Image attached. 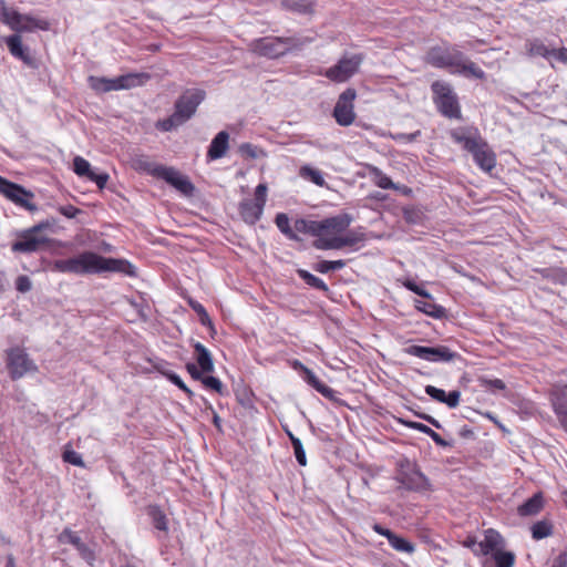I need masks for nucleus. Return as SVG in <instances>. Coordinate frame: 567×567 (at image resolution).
Segmentation results:
<instances>
[{
    "label": "nucleus",
    "instance_id": "nucleus-1",
    "mask_svg": "<svg viewBox=\"0 0 567 567\" xmlns=\"http://www.w3.org/2000/svg\"><path fill=\"white\" fill-rule=\"evenodd\" d=\"M0 22L16 32V34L4 39L10 54L21 60L25 65L37 69V60L31 55L29 48L23 45L22 38L18 33L34 30L48 31L50 22L47 19L22 14L13 8H9L4 0H0Z\"/></svg>",
    "mask_w": 567,
    "mask_h": 567
},
{
    "label": "nucleus",
    "instance_id": "nucleus-2",
    "mask_svg": "<svg viewBox=\"0 0 567 567\" xmlns=\"http://www.w3.org/2000/svg\"><path fill=\"white\" fill-rule=\"evenodd\" d=\"M52 269L63 274H102L106 271L135 275V267L125 259L106 258L93 251H83L69 259L55 260Z\"/></svg>",
    "mask_w": 567,
    "mask_h": 567
},
{
    "label": "nucleus",
    "instance_id": "nucleus-3",
    "mask_svg": "<svg viewBox=\"0 0 567 567\" xmlns=\"http://www.w3.org/2000/svg\"><path fill=\"white\" fill-rule=\"evenodd\" d=\"M451 137L472 154L481 169L484 172H492L496 166V155L476 128L461 127L453 130Z\"/></svg>",
    "mask_w": 567,
    "mask_h": 567
},
{
    "label": "nucleus",
    "instance_id": "nucleus-4",
    "mask_svg": "<svg viewBox=\"0 0 567 567\" xmlns=\"http://www.w3.org/2000/svg\"><path fill=\"white\" fill-rule=\"evenodd\" d=\"M204 97L205 92L199 89L186 90L175 102L174 113L164 120H158L155 124L156 128L169 132L183 125L195 114Z\"/></svg>",
    "mask_w": 567,
    "mask_h": 567
},
{
    "label": "nucleus",
    "instance_id": "nucleus-5",
    "mask_svg": "<svg viewBox=\"0 0 567 567\" xmlns=\"http://www.w3.org/2000/svg\"><path fill=\"white\" fill-rule=\"evenodd\" d=\"M301 45L302 42L292 37H265L250 41L248 50L259 56L277 59L293 49L301 48Z\"/></svg>",
    "mask_w": 567,
    "mask_h": 567
},
{
    "label": "nucleus",
    "instance_id": "nucleus-6",
    "mask_svg": "<svg viewBox=\"0 0 567 567\" xmlns=\"http://www.w3.org/2000/svg\"><path fill=\"white\" fill-rule=\"evenodd\" d=\"M151 80V75L145 72L127 73L114 79L104 76H90L89 84L97 93L111 91L130 90L142 86Z\"/></svg>",
    "mask_w": 567,
    "mask_h": 567
},
{
    "label": "nucleus",
    "instance_id": "nucleus-7",
    "mask_svg": "<svg viewBox=\"0 0 567 567\" xmlns=\"http://www.w3.org/2000/svg\"><path fill=\"white\" fill-rule=\"evenodd\" d=\"M48 223L37 224L17 234V239L11 244L12 252L32 254L49 246L51 239L42 234L48 228Z\"/></svg>",
    "mask_w": 567,
    "mask_h": 567
},
{
    "label": "nucleus",
    "instance_id": "nucleus-8",
    "mask_svg": "<svg viewBox=\"0 0 567 567\" xmlns=\"http://www.w3.org/2000/svg\"><path fill=\"white\" fill-rule=\"evenodd\" d=\"M6 367L12 381L23 378L27 373L37 372L38 367L23 347L14 346L4 351Z\"/></svg>",
    "mask_w": 567,
    "mask_h": 567
},
{
    "label": "nucleus",
    "instance_id": "nucleus-9",
    "mask_svg": "<svg viewBox=\"0 0 567 567\" xmlns=\"http://www.w3.org/2000/svg\"><path fill=\"white\" fill-rule=\"evenodd\" d=\"M432 91L434 94V102L439 111L446 117L457 118L461 115L457 97L454 94L450 84L435 81L432 83Z\"/></svg>",
    "mask_w": 567,
    "mask_h": 567
},
{
    "label": "nucleus",
    "instance_id": "nucleus-10",
    "mask_svg": "<svg viewBox=\"0 0 567 567\" xmlns=\"http://www.w3.org/2000/svg\"><path fill=\"white\" fill-rule=\"evenodd\" d=\"M0 194L12 202L16 206L30 213L38 210V206L33 203L34 194L31 190H28L23 186L10 182L2 176H0Z\"/></svg>",
    "mask_w": 567,
    "mask_h": 567
},
{
    "label": "nucleus",
    "instance_id": "nucleus-11",
    "mask_svg": "<svg viewBox=\"0 0 567 567\" xmlns=\"http://www.w3.org/2000/svg\"><path fill=\"white\" fill-rule=\"evenodd\" d=\"M267 189L266 184H259L255 189V198L240 203L239 214L245 223L255 225L261 218L267 202Z\"/></svg>",
    "mask_w": 567,
    "mask_h": 567
},
{
    "label": "nucleus",
    "instance_id": "nucleus-12",
    "mask_svg": "<svg viewBox=\"0 0 567 567\" xmlns=\"http://www.w3.org/2000/svg\"><path fill=\"white\" fill-rule=\"evenodd\" d=\"M362 61V54L344 55L336 65L326 70L324 76L332 82H346L358 72Z\"/></svg>",
    "mask_w": 567,
    "mask_h": 567
},
{
    "label": "nucleus",
    "instance_id": "nucleus-13",
    "mask_svg": "<svg viewBox=\"0 0 567 567\" xmlns=\"http://www.w3.org/2000/svg\"><path fill=\"white\" fill-rule=\"evenodd\" d=\"M395 480L400 483L402 488L409 491H424L429 486L427 478L420 472V470L409 461L400 464Z\"/></svg>",
    "mask_w": 567,
    "mask_h": 567
},
{
    "label": "nucleus",
    "instance_id": "nucleus-14",
    "mask_svg": "<svg viewBox=\"0 0 567 567\" xmlns=\"http://www.w3.org/2000/svg\"><path fill=\"white\" fill-rule=\"evenodd\" d=\"M365 240V234L360 230H350L344 235L339 234L332 238H320L313 241L317 249H342L343 247H353Z\"/></svg>",
    "mask_w": 567,
    "mask_h": 567
},
{
    "label": "nucleus",
    "instance_id": "nucleus-15",
    "mask_svg": "<svg viewBox=\"0 0 567 567\" xmlns=\"http://www.w3.org/2000/svg\"><path fill=\"white\" fill-rule=\"evenodd\" d=\"M355 96V90L350 87L340 94L333 110V116L339 125L348 126L353 123L355 117L353 101Z\"/></svg>",
    "mask_w": 567,
    "mask_h": 567
},
{
    "label": "nucleus",
    "instance_id": "nucleus-16",
    "mask_svg": "<svg viewBox=\"0 0 567 567\" xmlns=\"http://www.w3.org/2000/svg\"><path fill=\"white\" fill-rule=\"evenodd\" d=\"M352 223V217L348 214L338 215L326 218L323 220H317L316 239L320 238H332L342 234Z\"/></svg>",
    "mask_w": 567,
    "mask_h": 567
},
{
    "label": "nucleus",
    "instance_id": "nucleus-17",
    "mask_svg": "<svg viewBox=\"0 0 567 567\" xmlns=\"http://www.w3.org/2000/svg\"><path fill=\"white\" fill-rule=\"evenodd\" d=\"M406 353L431 362H449L455 359L456 353L452 352L447 347H423L411 346L406 349Z\"/></svg>",
    "mask_w": 567,
    "mask_h": 567
},
{
    "label": "nucleus",
    "instance_id": "nucleus-18",
    "mask_svg": "<svg viewBox=\"0 0 567 567\" xmlns=\"http://www.w3.org/2000/svg\"><path fill=\"white\" fill-rule=\"evenodd\" d=\"M157 179H163L181 194L190 196L194 192V185L187 176L182 174L178 169L172 166L163 165Z\"/></svg>",
    "mask_w": 567,
    "mask_h": 567
},
{
    "label": "nucleus",
    "instance_id": "nucleus-19",
    "mask_svg": "<svg viewBox=\"0 0 567 567\" xmlns=\"http://www.w3.org/2000/svg\"><path fill=\"white\" fill-rule=\"evenodd\" d=\"M59 542L73 545L81 558L84 559L90 566H94L96 560L95 551L81 539L78 533L70 528H64L59 536Z\"/></svg>",
    "mask_w": 567,
    "mask_h": 567
},
{
    "label": "nucleus",
    "instance_id": "nucleus-20",
    "mask_svg": "<svg viewBox=\"0 0 567 567\" xmlns=\"http://www.w3.org/2000/svg\"><path fill=\"white\" fill-rule=\"evenodd\" d=\"M426 61L436 68H455L460 62V51L433 48L426 55Z\"/></svg>",
    "mask_w": 567,
    "mask_h": 567
},
{
    "label": "nucleus",
    "instance_id": "nucleus-21",
    "mask_svg": "<svg viewBox=\"0 0 567 567\" xmlns=\"http://www.w3.org/2000/svg\"><path fill=\"white\" fill-rule=\"evenodd\" d=\"M551 404L554 411L564 427L567 432V385L566 384H556L551 390Z\"/></svg>",
    "mask_w": 567,
    "mask_h": 567
},
{
    "label": "nucleus",
    "instance_id": "nucleus-22",
    "mask_svg": "<svg viewBox=\"0 0 567 567\" xmlns=\"http://www.w3.org/2000/svg\"><path fill=\"white\" fill-rule=\"evenodd\" d=\"M73 171L78 176L86 177L89 181L94 182L99 188H104L109 181L106 173L96 174L92 171L90 163L81 156L74 157Z\"/></svg>",
    "mask_w": 567,
    "mask_h": 567
},
{
    "label": "nucleus",
    "instance_id": "nucleus-23",
    "mask_svg": "<svg viewBox=\"0 0 567 567\" xmlns=\"http://www.w3.org/2000/svg\"><path fill=\"white\" fill-rule=\"evenodd\" d=\"M372 528L379 535L386 537L390 545L392 546V548L395 549L396 551L406 553V554L414 553L415 547L408 539L400 537L399 535L394 534L392 530H390L388 528H384L380 524H374Z\"/></svg>",
    "mask_w": 567,
    "mask_h": 567
},
{
    "label": "nucleus",
    "instance_id": "nucleus-24",
    "mask_svg": "<svg viewBox=\"0 0 567 567\" xmlns=\"http://www.w3.org/2000/svg\"><path fill=\"white\" fill-rule=\"evenodd\" d=\"M504 548V538L495 529H486L484 532V539L480 542L477 551L481 555H494L498 550Z\"/></svg>",
    "mask_w": 567,
    "mask_h": 567
},
{
    "label": "nucleus",
    "instance_id": "nucleus-25",
    "mask_svg": "<svg viewBox=\"0 0 567 567\" xmlns=\"http://www.w3.org/2000/svg\"><path fill=\"white\" fill-rule=\"evenodd\" d=\"M425 393L433 400L445 403L449 408L454 409L460 404L461 392L457 390L451 391L449 394L444 390L433 385L425 386Z\"/></svg>",
    "mask_w": 567,
    "mask_h": 567
},
{
    "label": "nucleus",
    "instance_id": "nucleus-26",
    "mask_svg": "<svg viewBox=\"0 0 567 567\" xmlns=\"http://www.w3.org/2000/svg\"><path fill=\"white\" fill-rule=\"evenodd\" d=\"M131 166L138 173H145L157 178L163 165L152 162L147 155H135L131 161Z\"/></svg>",
    "mask_w": 567,
    "mask_h": 567
},
{
    "label": "nucleus",
    "instance_id": "nucleus-27",
    "mask_svg": "<svg viewBox=\"0 0 567 567\" xmlns=\"http://www.w3.org/2000/svg\"><path fill=\"white\" fill-rule=\"evenodd\" d=\"M454 72L481 80L485 78L484 71L481 68H478L474 62L468 60L461 51L460 62L458 64H455Z\"/></svg>",
    "mask_w": 567,
    "mask_h": 567
},
{
    "label": "nucleus",
    "instance_id": "nucleus-28",
    "mask_svg": "<svg viewBox=\"0 0 567 567\" xmlns=\"http://www.w3.org/2000/svg\"><path fill=\"white\" fill-rule=\"evenodd\" d=\"M193 357L198 363V367L202 369V371H212L213 361L208 349L204 347L200 342H195L193 344Z\"/></svg>",
    "mask_w": 567,
    "mask_h": 567
},
{
    "label": "nucleus",
    "instance_id": "nucleus-29",
    "mask_svg": "<svg viewBox=\"0 0 567 567\" xmlns=\"http://www.w3.org/2000/svg\"><path fill=\"white\" fill-rule=\"evenodd\" d=\"M544 506L543 496L540 493L533 495L524 504L518 507L520 516H532L538 514Z\"/></svg>",
    "mask_w": 567,
    "mask_h": 567
},
{
    "label": "nucleus",
    "instance_id": "nucleus-30",
    "mask_svg": "<svg viewBox=\"0 0 567 567\" xmlns=\"http://www.w3.org/2000/svg\"><path fill=\"white\" fill-rule=\"evenodd\" d=\"M146 512L156 529L165 533L168 532V519L159 506L150 505Z\"/></svg>",
    "mask_w": 567,
    "mask_h": 567
},
{
    "label": "nucleus",
    "instance_id": "nucleus-31",
    "mask_svg": "<svg viewBox=\"0 0 567 567\" xmlns=\"http://www.w3.org/2000/svg\"><path fill=\"white\" fill-rule=\"evenodd\" d=\"M403 424L410 429L420 431L425 435H429L437 445L440 446H449V442H446L440 434L433 431L431 427L423 423L414 422V421H403Z\"/></svg>",
    "mask_w": 567,
    "mask_h": 567
},
{
    "label": "nucleus",
    "instance_id": "nucleus-32",
    "mask_svg": "<svg viewBox=\"0 0 567 567\" xmlns=\"http://www.w3.org/2000/svg\"><path fill=\"white\" fill-rule=\"evenodd\" d=\"M281 4L285 9L299 13L307 14L312 12V0H282Z\"/></svg>",
    "mask_w": 567,
    "mask_h": 567
},
{
    "label": "nucleus",
    "instance_id": "nucleus-33",
    "mask_svg": "<svg viewBox=\"0 0 567 567\" xmlns=\"http://www.w3.org/2000/svg\"><path fill=\"white\" fill-rule=\"evenodd\" d=\"M305 370V374H306V381L311 385L313 386L319 393H321L323 396L326 398H332L333 396V393L334 391L329 388L328 385H326L324 383H322L316 375L315 373L307 369V368H303Z\"/></svg>",
    "mask_w": 567,
    "mask_h": 567
},
{
    "label": "nucleus",
    "instance_id": "nucleus-34",
    "mask_svg": "<svg viewBox=\"0 0 567 567\" xmlns=\"http://www.w3.org/2000/svg\"><path fill=\"white\" fill-rule=\"evenodd\" d=\"M532 536L535 540L549 537L553 534V524L548 519H542L530 527Z\"/></svg>",
    "mask_w": 567,
    "mask_h": 567
},
{
    "label": "nucleus",
    "instance_id": "nucleus-35",
    "mask_svg": "<svg viewBox=\"0 0 567 567\" xmlns=\"http://www.w3.org/2000/svg\"><path fill=\"white\" fill-rule=\"evenodd\" d=\"M415 308L427 316L440 319L444 316L445 310L443 307L435 305L431 301L416 300Z\"/></svg>",
    "mask_w": 567,
    "mask_h": 567
},
{
    "label": "nucleus",
    "instance_id": "nucleus-36",
    "mask_svg": "<svg viewBox=\"0 0 567 567\" xmlns=\"http://www.w3.org/2000/svg\"><path fill=\"white\" fill-rule=\"evenodd\" d=\"M276 226L279 228V230L287 236L291 240H299L298 235L290 226V220L287 214L279 213L276 215L275 218Z\"/></svg>",
    "mask_w": 567,
    "mask_h": 567
},
{
    "label": "nucleus",
    "instance_id": "nucleus-37",
    "mask_svg": "<svg viewBox=\"0 0 567 567\" xmlns=\"http://www.w3.org/2000/svg\"><path fill=\"white\" fill-rule=\"evenodd\" d=\"M229 134L226 131H221L215 136V159L226 155Z\"/></svg>",
    "mask_w": 567,
    "mask_h": 567
},
{
    "label": "nucleus",
    "instance_id": "nucleus-38",
    "mask_svg": "<svg viewBox=\"0 0 567 567\" xmlns=\"http://www.w3.org/2000/svg\"><path fill=\"white\" fill-rule=\"evenodd\" d=\"M298 275L310 287L316 288L318 290H322V291L329 290L328 286L323 282L322 279H320L319 277H316L315 275L310 274L309 271L299 269Z\"/></svg>",
    "mask_w": 567,
    "mask_h": 567
},
{
    "label": "nucleus",
    "instance_id": "nucleus-39",
    "mask_svg": "<svg viewBox=\"0 0 567 567\" xmlns=\"http://www.w3.org/2000/svg\"><path fill=\"white\" fill-rule=\"evenodd\" d=\"M317 220H308L303 218L296 219L293 223V231L301 234H310L316 237Z\"/></svg>",
    "mask_w": 567,
    "mask_h": 567
},
{
    "label": "nucleus",
    "instance_id": "nucleus-40",
    "mask_svg": "<svg viewBox=\"0 0 567 567\" xmlns=\"http://www.w3.org/2000/svg\"><path fill=\"white\" fill-rule=\"evenodd\" d=\"M300 176L310 179L313 184L318 186L324 185V179L321 172L310 166H302L300 168Z\"/></svg>",
    "mask_w": 567,
    "mask_h": 567
},
{
    "label": "nucleus",
    "instance_id": "nucleus-41",
    "mask_svg": "<svg viewBox=\"0 0 567 567\" xmlns=\"http://www.w3.org/2000/svg\"><path fill=\"white\" fill-rule=\"evenodd\" d=\"M372 174L374 176V184L378 187L383 189H398V186L391 181V178L383 174L379 168L373 167Z\"/></svg>",
    "mask_w": 567,
    "mask_h": 567
},
{
    "label": "nucleus",
    "instance_id": "nucleus-42",
    "mask_svg": "<svg viewBox=\"0 0 567 567\" xmlns=\"http://www.w3.org/2000/svg\"><path fill=\"white\" fill-rule=\"evenodd\" d=\"M344 266H346V261L341 260V259L332 260V261L322 260V261L317 262L313 266V269L318 272L326 274V272H329L332 270H340Z\"/></svg>",
    "mask_w": 567,
    "mask_h": 567
},
{
    "label": "nucleus",
    "instance_id": "nucleus-43",
    "mask_svg": "<svg viewBox=\"0 0 567 567\" xmlns=\"http://www.w3.org/2000/svg\"><path fill=\"white\" fill-rule=\"evenodd\" d=\"M496 567H513L515 561V555L512 551L498 550L492 555Z\"/></svg>",
    "mask_w": 567,
    "mask_h": 567
},
{
    "label": "nucleus",
    "instance_id": "nucleus-44",
    "mask_svg": "<svg viewBox=\"0 0 567 567\" xmlns=\"http://www.w3.org/2000/svg\"><path fill=\"white\" fill-rule=\"evenodd\" d=\"M62 460L65 463L72 464L74 466L84 467L85 464L81 454L70 449V444H68L62 453Z\"/></svg>",
    "mask_w": 567,
    "mask_h": 567
},
{
    "label": "nucleus",
    "instance_id": "nucleus-45",
    "mask_svg": "<svg viewBox=\"0 0 567 567\" xmlns=\"http://www.w3.org/2000/svg\"><path fill=\"white\" fill-rule=\"evenodd\" d=\"M238 152L246 158H258L259 156L264 155L262 150L259 147L250 144V143H244L238 147Z\"/></svg>",
    "mask_w": 567,
    "mask_h": 567
},
{
    "label": "nucleus",
    "instance_id": "nucleus-46",
    "mask_svg": "<svg viewBox=\"0 0 567 567\" xmlns=\"http://www.w3.org/2000/svg\"><path fill=\"white\" fill-rule=\"evenodd\" d=\"M164 375L176 386H178L186 395L190 399L193 396V391L185 384V382L181 379L178 374L175 372H165Z\"/></svg>",
    "mask_w": 567,
    "mask_h": 567
},
{
    "label": "nucleus",
    "instance_id": "nucleus-47",
    "mask_svg": "<svg viewBox=\"0 0 567 567\" xmlns=\"http://www.w3.org/2000/svg\"><path fill=\"white\" fill-rule=\"evenodd\" d=\"M529 53L532 55H539V56H548L549 54L555 53V50H548V48L539 41H534L529 43Z\"/></svg>",
    "mask_w": 567,
    "mask_h": 567
},
{
    "label": "nucleus",
    "instance_id": "nucleus-48",
    "mask_svg": "<svg viewBox=\"0 0 567 567\" xmlns=\"http://www.w3.org/2000/svg\"><path fill=\"white\" fill-rule=\"evenodd\" d=\"M14 285H16V289L22 293L30 291L32 288L31 280L25 275L18 276Z\"/></svg>",
    "mask_w": 567,
    "mask_h": 567
},
{
    "label": "nucleus",
    "instance_id": "nucleus-49",
    "mask_svg": "<svg viewBox=\"0 0 567 567\" xmlns=\"http://www.w3.org/2000/svg\"><path fill=\"white\" fill-rule=\"evenodd\" d=\"M190 307L200 316V320L204 324H208L209 327H212L209 315L207 313L203 305L196 301H190Z\"/></svg>",
    "mask_w": 567,
    "mask_h": 567
},
{
    "label": "nucleus",
    "instance_id": "nucleus-50",
    "mask_svg": "<svg viewBox=\"0 0 567 567\" xmlns=\"http://www.w3.org/2000/svg\"><path fill=\"white\" fill-rule=\"evenodd\" d=\"M481 382H482V385L486 390L496 391V390L505 389V383L501 379H494V380L482 379Z\"/></svg>",
    "mask_w": 567,
    "mask_h": 567
},
{
    "label": "nucleus",
    "instance_id": "nucleus-51",
    "mask_svg": "<svg viewBox=\"0 0 567 567\" xmlns=\"http://www.w3.org/2000/svg\"><path fill=\"white\" fill-rule=\"evenodd\" d=\"M58 212L66 218H75L79 214H81V209H79L78 207H75L71 204L65 205V206H60L58 208Z\"/></svg>",
    "mask_w": 567,
    "mask_h": 567
},
{
    "label": "nucleus",
    "instance_id": "nucleus-52",
    "mask_svg": "<svg viewBox=\"0 0 567 567\" xmlns=\"http://www.w3.org/2000/svg\"><path fill=\"white\" fill-rule=\"evenodd\" d=\"M404 287L408 288L409 290L413 291L414 293L423 297V298H432L430 292L422 289L421 287H419L415 282L411 281V280H406L404 281Z\"/></svg>",
    "mask_w": 567,
    "mask_h": 567
},
{
    "label": "nucleus",
    "instance_id": "nucleus-53",
    "mask_svg": "<svg viewBox=\"0 0 567 567\" xmlns=\"http://www.w3.org/2000/svg\"><path fill=\"white\" fill-rule=\"evenodd\" d=\"M480 542L476 540L473 536H467L466 539L463 542V546L472 549V551L480 556L481 551H477Z\"/></svg>",
    "mask_w": 567,
    "mask_h": 567
},
{
    "label": "nucleus",
    "instance_id": "nucleus-54",
    "mask_svg": "<svg viewBox=\"0 0 567 567\" xmlns=\"http://www.w3.org/2000/svg\"><path fill=\"white\" fill-rule=\"evenodd\" d=\"M186 369L194 380L199 381L202 379L204 371H202V369H198L195 363H187Z\"/></svg>",
    "mask_w": 567,
    "mask_h": 567
},
{
    "label": "nucleus",
    "instance_id": "nucleus-55",
    "mask_svg": "<svg viewBox=\"0 0 567 567\" xmlns=\"http://www.w3.org/2000/svg\"><path fill=\"white\" fill-rule=\"evenodd\" d=\"M551 567H567V553H560L553 561Z\"/></svg>",
    "mask_w": 567,
    "mask_h": 567
},
{
    "label": "nucleus",
    "instance_id": "nucleus-56",
    "mask_svg": "<svg viewBox=\"0 0 567 567\" xmlns=\"http://www.w3.org/2000/svg\"><path fill=\"white\" fill-rule=\"evenodd\" d=\"M295 455H296V458H297L298 463L301 466H305L307 464L306 453H305L303 447L295 450Z\"/></svg>",
    "mask_w": 567,
    "mask_h": 567
},
{
    "label": "nucleus",
    "instance_id": "nucleus-57",
    "mask_svg": "<svg viewBox=\"0 0 567 567\" xmlns=\"http://www.w3.org/2000/svg\"><path fill=\"white\" fill-rule=\"evenodd\" d=\"M419 416L423 420H425L426 422H429L430 424H432L433 426H435L436 429H440L441 427V424L437 420H435L434 417H432L431 415H427V414H419Z\"/></svg>",
    "mask_w": 567,
    "mask_h": 567
},
{
    "label": "nucleus",
    "instance_id": "nucleus-58",
    "mask_svg": "<svg viewBox=\"0 0 567 567\" xmlns=\"http://www.w3.org/2000/svg\"><path fill=\"white\" fill-rule=\"evenodd\" d=\"M207 390H213V375L202 377L199 380Z\"/></svg>",
    "mask_w": 567,
    "mask_h": 567
},
{
    "label": "nucleus",
    "instance_id": "nucleus-59",
    "mask_svg": "<svg viewBox=\"0 0 567 567\" xmlns=\"http://www.w3.org/2000/svg\"><path fill=\"white\" fill-rule=\"evenodd\" d=\"M553 54L559 58L561 61L567 62V49L563 48L558 51H555Z\"/></svg>",
    "mask_w": 567,
    "mask_h": 567
},
{
    "label": "nucleus",
    "instance_id": "nucleus-60",
    "mask_svg": "<svg viewBox=\"0 0 567 567\" xmlns=\"http://www.w3.org/2000/svg\"><path fill=\"white\" fill-rule=\"evenodd\" d=\"M215 392L223 394V383L215 378Z\"/></svg>",
    "mask_w": 567,
    "mask_h": 567
},
{
    "label": "nucleus",
    "instance_id": "nucleus-61",
    "mask_svg": "<svg viewBox=\"0 0 567 567\" xmlns=\"http://www.w3.org/2000/svg\"><path fill=\"white\" fill-rule=\"evenodd\" d=\"M412 215H413V212H412V210H408V209H405V210H404V218H405L408 221H410V223H413V221H414V219H413V216H412Z\"/></svg>",
    "mask_w": 567,
    "mask_h": 567
},
{
    "label": "nucleus",
    "instance_id": "nucleus-62",
    "mask_svg": "<svg viewBox=\"0 0 567 567\" xmlns=\"http://www.w3.org/2000/svg\"><path fill=\"white\" fill-rule=\"evenodd\" d=\"M291 444H292L293 451L297 449L303 447L301 441L298 437L292 439Z\"/></svg>",
    "mask_w": 567,
    "mask_h": 567
},
{
    "label": "nucleus",
    "instance_id": "nucleus-63",
    "mask_svg": "<svg viewBox=\"0 0 567 567\" xmlns=\"http://www.w3.org/2000/svg\"><path fill=\"white\" fill-rule=\"evenodd\" d=\"M206 156L208 159H213L214 153H213V142L208 145Z\"/></svg>",
    "mask_w": 567,
    "mask_h": 567
},
{
    "label": "nucleus",
    "instance_id": "nucleus-64",
    "mask_svg": "<svg viewBox=\"0 0 567 567\" xmlns=\"http://www.w3.org/2000/svg\"><path fill=\"white\" fill-rule=\"evenodd\" d=\"M6 567H16L14 558L12 556L8 557Z\"/></svg>",
    "mask_w": 567,
    "mask_h": 567
}]
</instances>
